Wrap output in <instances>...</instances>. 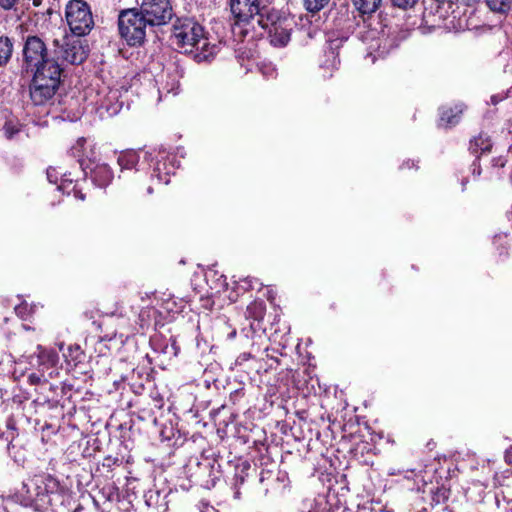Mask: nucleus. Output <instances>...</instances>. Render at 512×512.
<instances>
[{
	"instance_id": "e433bc0d",
	"label": "nucleus",
	"mask_w": 512,
	"mask_h": 512,
	"mask_svg": "<svg viewBox=\"0 0 512 512\" xmlns=\"http://www.w3.org/2000/svg\"><path fill=\"white\" fill-rule=\"evenodd\" d=\"M17 0H0V7L4 10H11L14 8Z\"/></svg>"
},
{
	"instance_id": "6ab92c4d",
	"label": "nucleus",
	"mask_w": 512,
	"mask_h": 512,
	"mask_svg": "<svg viewBox=\"0 0 512 512\" xmlns=\"http://www.w3.org/2000/svg\"><path fill=\"white\" fill-rule=\"evenodd\" d=\"M117 162L121 170H131L139 162V155L134 150L124 151L118 156Z\"/></svg>"
},
{
	"instance_id": "cd10ccee",
	"label": "nucleus",
	"mask_w": 512,
	"mask_h": 512,
	"mask_svg": "<svg viewBox=\"0 0 512 512\" xmlns=\"http://www.w3.org/2000/svg\"><path fill=\"white\" fill-rule=\"evenodd\" d=\"M27 381L31 385H47L49 384V376L44 375L43 373L30 371L27 375Z\"/></svg>"
},
{
	"instance_id": "c756f323",
	"label": "nucleus",
	"mask_w": 512,
	"mask_h": 512,
	"mask_svg": "<svg viewBox=\"0 0 512 512\" xmlns=\"http://www.w3.org/2000/svg\"><path fill=\"white\" fill-rule=\"evenodd\" d=\"M5 136L12 139L21 131V125L18 121H7L3 127Z\"/></svg>"
},
{
	"instance_id": "473e14b6",
	"label": "nucleus",
	"mask_w": 512,
	"mask_h": 512,
	"mask_svg": "<svg viewBox=\"0 0 512 512\" xmlns=\"http://www.w3.org/2000/svg\"><path fill=\"white\" fill-rule=\"evenodd\" d=\"M62 171H59L58 168L55 167H49L47 169V179L50 183L59 184L61 179Z\"/></svg>"
},
{
	"instance_id": "20e7f679",
	"label": "nucleus",
	"mask_w": 512,
	"mask_h": 512,
	"mask_svg": "<svg viewBox=\"0 0 512 512\" xmlns=\"http://www.w3.org/2000/svg\"><path fill=\"white\" fill-rule=\"evenodd\" d=\"M151 27L145 16L138 9H126L120 12L118 16V29L121 38L129 46H140L144 43L147 28Z\"/></svg>"
},
{
	"instance_id": "aec40b11",
	"label": "nucleus",
	"mask_w": 512,
	"mask_h": 512,
	"mask_svg": "<svg viewBox=\"0 0 512 512\" xmlns=\"http://www.w3.org/2000/svg\"><path fill=\"white\" fill-rule=\"evenodd\" d=\"M491 146V140L486 134H480L470 142V150L474 154L487 152L490 150Z\"/></svg>"
},
{
	"instance_id": "f257e3e1",
	"label": "nucleus",
	"mask_w": 512,
	"mask_h": 512,
	"mask_svg": "<svg viewBox=\"0 0 512 512\" xmlns=\"http://www.w3.org/2000/svg\"><path fill=\"white\" fill-rule=\"evenodd\" d=\"M172 44L183 53H193L198 61H206L219 51V44L212 42L204 28L192 18H177L172 27Z\"/></svg>"
},
{
	"instance_id": "f704fd0d",
	"label": "nucleus",
	"mask_w": 512,
	"mask_h": 512,
	"mask_svg": "<svg viewBox=\"0 0 512 512\" xmlns=\"http://www.w3.org/2000/svg\"><path fill=\"white\" fill-rule=\"evenodd\" d=\"M260 71L266 78H274L277 74L276 68L272 64H262L260 66Z\"/></svg>"
},
{
	"instance_id": "3c124183",
	"label": "nucleus",
	"mask_w": 512,
	"mask_h": 512,
	"mask_svg": "<svg viewBox=\"0 0 512 512\" xmlns=\"http://www.w3.org/2000/svg\"><path fill=\"white\" fill-rule=\"evenodd\" d=\"M239 497H240V493H239V491H236L235 492V498H239Z\"/></svg>"
},
{
	"instance_id": "7c9ffc66",
	"label": "nucleus",
	"mask_w": 512,
	"mask_h": 512,
	"mask_svg": "<svg viewBox=\"0 0 512 512\" xmlns=\"http://www.w3.org/2000/svg\"><path fill=\"white\" fill-rule=\"evenodd\" d=\"M14 310L18 317L26 320L32 314L33 307L26 302H22L19 305L15 306Z\"/></svg>"
},
{
	"instance_id": "dca6fc26",
	"label": "nucleus",
	"mask_w": 512,
	"mask_h": 512,
	"mask_svg": "<svg viewBox=\"0 0 512 512\" xmlns=\"http://www.w3.org/2000/svg\"><path fill=\"white\" fill-rule=\"evenodd\" d=\"M70 176V173L62 172L57 189L63 193H67L68 195L73 192L76 198L84 200L85 195L77 189V184H74V180Z\"/></svg>"
},
{
	"instance_id": "412c9836",
	"label": "nucleus",
	"mask_w": 512,
	"mask_h": 512,
	"mask_svg": "<svg viewBox=\"0 0 512 512\" xmlns=\"http://www.w3.org/2000/svg\"><path fill=\"white\" fill-rule=\"evenodd\" d=\"M235 284H236V290H237L236 294H234V292H231L228 295V298L231 302L237 301L239 293H243L250 289H254L255 286L258 285L259 283H258L257 279L246 277L244 279L239 280Z\"/></svg>"
},
{
	"instance_id": "c03bdc74",
	"label": "nucleus",
	"mask_w": 512,
	"mask_h": 512,
	"mask_svg": "<svg viewBox=\"0 0 512 512\" xmlns=\"http://www.w3.org/2000/svg\"><path fill=\"white\" fill-rule=\"evenodd\" d=\"M32 3L35 7H39V6L43 5L44 0H32Z\"/></svg>"
},
{
	"instance_id": "8fccbe9b",
	"label": "nucleus",
	"mask_w": 512,
	"mask_h": 512,
	"mask_svg": "<svg viewBox=\"0 0 512 512\" xmlns=\"http://www.w3.org/2000/svg\"><path fill=\"white\" fill-rule=\"evenodd\" d=\"M57 345H58L59 350L62 351L63 347H64V344L62 342H60Z\"/></svg>"
},
{
	"instance_id": "b1692460",
	"label": "nucleus",
	"mask_w": 512,
	"mask_h": 512,
	"mask_svg": "<svg viewBox=\"0 0 512 512\" xmlns=\"http://www.w3.org/2000/svg\"><path fill=\"white\" fill-rule=\"evenodd\" d=\"M64 358L66 362L71 365H77L79 362H81L82 358L84 357L82 350L78 345H71L68 347L67 353H64Z\"/></svg>"
},
{
	"instance_id": "f3484780",
	"label": "nucleus",
	"mask_w": 512,
	"mask_h": 512,
	"mask_svg": "<svg viewBox=\"0 0 512 512\" xmlns=\"http://www.w3.org/2000/svg\"><path fill=\"white\" fill-rule=\"evenodd\" d=\"M301 512H325L326 501L324 496L305 498L300 506Z\"/></svg>"
},
{
	"instance_id": "bb28decb",
	"label": "nucleus",
	"mask_w": 512,
	"mask_h": 512,
	"mask_svg": "<svg viewBox=\"0 0 512 512\" xmlns=\"http://www.w3.org/2000/svg\"><path fill=\"white\" fill-rule=\"evenodd\" d=\"M331 0H303L304 8L310 13H317L324 9Z\"/></svg>"
},
{
	"instance_id": "ea45409f",
	"label": "nucleus",
	"mask_w": 512,
	"mask_h": 512,
	"mask_svg": "<svg viewBox=\"0 0 512 512\" xmlns=\"http://www.w3.org/2000/svg\"><path fill=\"white\" fill-rule=\"evenodd\" d=\"M330 55L332 57V68L336 69L340 61L337 59V56L334 54L333 51L330 52Z\"/></svg>"
},
{
	"instance_id": "2eb2a0df",
	"label": "nucleus",
	"mask_w": 512,
	"mask_h": 512,
	"mask_svg": "<svg viewBox=\"0 0 512 512\" xmlns=\"http://www.w3.org/2000/svg\"><path fill=\"white\" fill-rule=\"evenodd\" d=\"M463 112L462 105H455L451 108H443L440 113L441 126H452L459 122L460 115Z\"/></svg>"
},
{
	"instance_id": "09e8293b",
	"label": "nucleus",
	"mask_w": 512,
	"mask_h": 512,
	"mask_svg": "<svg viewBox=\"0 0 512 512\" xmlns=\"http://www.w3.org/2000/svg\"><path fill=\"white\" fill-rule=\"evenodd\" d=\"M434 1L439 3V4H443V3H446V2H451L452 0H434Z\"/></svg>"
},
{
	"instance_id": "6e6552de",
	"label": "nucleus",
	"mask_w": 512,
	"mask_h": 512,
	"mask_svg": "<svg viewBox=\"0 0 512 512\" xmlns=\"http://www.w3.org/2000/svg\"><path fill=\"white\" fill-rule=\"evenodd\" d=\"M53 46L52 54L57 62L62 61L61 65L63 63L79 65L88 55V49L83 41L73 35H64L62 40L54 39Z\"/></svg>"
},
{
	"instance_id": "79ce46f5",
	"label": "nucleus",
	"mask_w": 512,
	"mask_h": 512,
	"mask_svg": "<svg viewBox=\"0 0 512 512\" xmlns=\"http://www.w3.org/2000/svg\"><path fill=\"white\" fill-rule=\"evenodd\" d=\"M506 462L512 464V447L505 453Z\"/></svg>"
},
{
	"instance_id": "393cba45",
	"label": "nucleus",
	"mask_w": 512,
	"mask_h": 512,
	"mask_svg": "<svg viewBox=\"0 0 512 512\" xmlns=\"http://www.w3.org/2000/svg\"><path fill=\"white\" fill-rule=\"evenodd\" d=\"M486 4L493 12L506 14L511 10L512 0H486Z\"/></svg>"
},
{
	"instance_id": "f8f14e48",
	"label": "nucleus",
	"mask_w": 512,
	"mask_h": 512,
	"mask_svg": "<svg viewBox=\"0 0 512 512\" xmlns=\"http://www.w3.org/2000/svg\"><path fill=\"white\" fill-rule=\"evenodd\" d=\"M92 179L99 187L108 186L113 180V171L110 166L106 163L96 164L92 170Z\"/></svg>"
},
{
	"instance_id": "c85d7f7f",
	"label": "nucleus",
	"mask_w": 512,
	"mask_h": 512,
	"mask_svg": "<svg viewBox=\"0 0 512 512\" xmlns=\"http://www.w3.org/2000/svg\"><path fill=\"white\" fill-rule=\"evenodd\" d=\"M178 90H179V82H178V80H176L175 77L172 78L171 82H167L165 85L161 84V87H159V89H158L160 97H162V95L164 93L165 94L171 93L173 95H176L178 93Z\"/></svg>"
},
{
	"instance_id": "f03ea898",
	"label": "nucleus",
	"mask_w": 512,
	"mask_h": 512,
	"mask_svg": "<svg viewBox=\"0 0 512 512\" xmlns=\"http://www.w3.org/2000/svg\"><path fill=\"white\" fill-rule=\"evenodd\" d=\"M60 487L59 480L53 475L45 472L34 474L23 482L21 501L27 512H52L51 495Z\"/></svg>"
},
{
	"instance_id": "c9c22d12",
	"label": "nucleus",
	"mask_w": 512,
	"mask_h": 512,
	"mask_svg": "<svg viewBox=\"0 0 512 512\" xmlns=\"http://www.w3.org/2000/svg\"><path fill=\"white\" fill-rule=\"evenodd\" d=\"M86 143L85 138H79L76 141V144L72 147L73 154L77 157H80L82 155V149Z\"/></svg>"
},
{
	"instance_id": "603ef678",
	"label": "nucleus",
	"mask_w": 512,
	"mask_h": 512,
	"mask_svg": "<svg viewBox=\"0 0 512 512\" xmlns=\"http://www.w3.org/2000/svg\"><path fill=\"white\" fill-rule=\"evenodd\" d=\"M23 328H24L25 330H30V327H29V326H27V325H23Z\"/></svg>"
},
{
	"instance_id": "a878e982",
	"label": "nucleus",
	"mask_w": 512,
	"mask_h": 512,
	"mask_svg": "<svg viewBox=\"0 0 512 512\" xmlns=\"http://www.w3.org/2000/svg\"><path fill=\"white\" fill-rule=\"evenodd\" d=\"M27 360L29 364V371L43 373L44 375H47L49 377L52 376L51 372H48V370L45 367H42V362L38 359L35 353L28 356Z\"/></svg>"
},
{
	"instance_id": "423d86ee",
	"label": "nucleus",
	"mask_w": 512,
	"mask_h": 512,
	"mask_svg": "<svg viewBox=\"0 0 512 512\" xmlns=\"http://www.w3.org/2000/svg\"><path fill=\"white\" fill-rule=\"evenodd\" d=\"M230 6L236 19L234 33H246V25L254 28L255 23L258 25V16H266L269 12L265 7L260 8L259 0H230Z\"/></svg>"
},
{
	"instance_id": "9d476101",
	"label": "nucleus",
	"mask_w": 512,
	"mask_h": 512,
	"mask_svg": "<svg viewBox=\"0 0 512 512\" xmlns=\"http://www.w3.org/2000/svg\"><path fill=\"white\" fill-rule=\"evenodd\" d=\"M138 11L145 16L150 26L165 25L174 16L170 0H142Z\"/></svg>"
},
{
	"instance_id": "a19ab883",
	"label": "nucleus",
	"mask_w": 512,
	"mask_h": 512,
	"mask_svg": "<svg viewBox=\"0 0 512 512\" xmlns=\"http://www.w3.org/2000/svg\"><path fill=\"white\" fill-rule=\"evenodd\" d=\"M505 98V96H499V95H493L491 96V103L496 105L500 101H502Z\"/></svg>"
},
{
	"instance_id": "ddd939ff",
	"label": "nucleus",
	"mask_w": 512,
	"mask_h": 512,
	"mask_svg": "<svg viewBox=\"0 0 512 512\" xmlns=\"http://www.w3.org/2000/svg\"><path fill=\"white\" fill-rule=\"evenodd\" d=\"M375 32L372 31L370 34L363 38V41H367L368 39L371 40V43L369 45L370 51L367 53V58H371V62L374 63L377 57H383L385 54L388 53V50L386 49V41L387 39L384 38H378L375 39Z\"/></svg>"
},
{
	"instance_id": "39448f33",
	"label": "nucleus",
	"mask_w": 512,
	"mask_h": 512,
	"mask_svg": "<svg viewBox=\"0 0 512 512\" xmlns=\"http://www.w3.org/2000/svg\"><path fill=\"white\" fill-rule=\"evenodd\" d=\"M23 61L27 71L37 72L50 65H61L53 56H49L44 41L37 36H28L23 47Z\"/></svg>"
},
{
	"instance_id": "1a4fd4ad",
	"label": "nucleus",
	"mask_w": 512,
	"mask_h": 512,
	"mask_svg": "<svg viewBox=\"0 0 512 512\" xmlns=\"http://www.w3.org/2000/svg\"><path fill=\"white\" fill-rule=\"evenodd\" d=\"M258 26L268 31L270 43L275 47H283L290 41L291 25L286 18H280L277 12L258 16Z\"/></svg>"
},
{
	"instance_id": "2f4dec72",
	"label": "nucleus",
	"mask_w": 512,
	"mask_h": 512,
	"mask_svg": "<svg viewBox=\"0 0 512 512\" xmlns=\"http://www.w3.org/2000/svg\"><path fill=\"white\" fill-rule=\"evenodd\" d=\"M247 313L254 318H261L264 313V305L261 302H254L247 307Z\"/></svg>"
},
{
	"instance_id": "a18cd8bd",
	"label": "nucleus",
	"mask_w": 512,
	"mask_h": 512,
	"mask_svg": "<svg viewBox=\"0 0 512 512\" xmlns=\"http://www.w3.org/2000/svg\"><path fill=\"white\" fill-rule=\"evenodd\" d=\"M412 166H414V162L413 161L412 162L407 161V162H404L402 164V168H404V167L411 168Z\"/></svg>"
},
{
	"instance_id": "4468645a",
	"label": "nucleus",
	"mask_w": 512,
	"mask_h": 512,
	"mask_svg": "<svg viewBox=\"0 0 512 512\" xmlns=\"http://www.w3.org/2000/svg\"><path fill=\"white\" fill-rule=\"evenodd\" d=\"M34 353L42 362V367H45L48 371L56 367L59 362L58 353L53 349L45 348L42 345H37Z\"/></svg>"
},
{
	"instance_id": "9b49d317",
	"label": "nucleus",
	"mask_w": 512,
	"mask_h": 512,
	"mask_svg": "<svg viewBox=\"0 0 512 512\" xmlns=\"http://www.w3.org/2000/svg\"><path fill=\"white\" fill-rule=\"evenodd\" d=\"M156 163L151 175V180H156L159 183L168 184L170 182V175L175 173L174 157L167 153L165 150L158 151Z\"/></svg>"
},
{
	"instance_id": "5701e85b",
	"label": "nucleus",
	"mask_w": 512,
	"mask_h": 512,
	"mask_svg": "<svg viewBox=\"0 0 512 512\" xmlns=\"http://www.w3.org/2000/svg\"><path fill=\"white\" fill-rule=\"evenodd\" d=\"M355 8L362 14H372L380 7L382 0H352Z\"/></svg>"
},
{
	"instance_id": "72a5a7b5",
	"label": "nucleus",
	"mask_w": 512,
	"mask_h": 512,
	"mask_svg": "<svg viewBox=\"0 0 512 512\" xmlns=\"http://www.w3.org/2000/svg\"><path fill=\"white\" fill-rule=\"evenodd\" d=\"M393 6L398 7L400 9L406 10L414 7L418 0H391Z\"/></svg>"
},
{
	"instance_id": "0eeeda50",
	"label": "nucleus",
	"mask_w": 512,
	"mask_h": 512,
	"mask_svg": "<svg viewBox=\"0 0 512 512\" xmlns=\"http://www.w3.org/2000/svg\"><path fill=\"white\" fill-rule=\"evenodd\" d=\"M65 17L75 36L87 35L94 26L91 8L84 0H70L66 5Z\"/></svg>"
},
{
	"instance_id": "a211bd4d",
	"label": "nucleus",
	"mask_w": 512,
	"mask_h": 512,
	"mask_svg": "<svg viewBox=\"0 0 512 512\" xmlns=\"http://www.w3.org/2000/svg\"><path fill=\"white\" fill-rule=\"evenodd\" d=\"M118 96V90H109L105 98L101 101L100 106L110 115L117 114L121 109L122 104L118 101Z\"/></svg>"
},
{
	"instance_id": "37998d69",
	"label": "nucleus",
	"mask_w": 512,
	"mask_h": 512,
	"mask_svg": "<svg viewBox=\"0 0 512 512\" xmlns=\"http://www.w3.org/2000/svg\"><path fill=\"white\" fill-rule=\"evenodd\" d=\"M494 166L504 167L505 161L502 158L494 159Z\"/></svg>"
},
{
	"instance_id": "4c0bfd02",
	"label": "nucleus",
	"mask_w": 512,
	"mask_h": 512,
	"mask_svg": "<svg viewBox=\"0 0 512 512\" xmlns=\"http://www.w3.org/2000/svg\"><path fill=\"white\" fill-rule=\"evenodd\" d=\"M218 284L213 288L216 290V293H219L221 291V289H224L226 291L227 289V283H226V278L221 275L218 279Z\"/></svg>"
},
{
	"instance_id": "7ed1b4c3",
	"label": "nucleus",
	"mask_w": 512,
	"mask_h": 512,
	"mask_svg": "<svg viewBox=\"0 0 512 512\" xmlns=\"http://www.w3.org/2000/svg\"><path fill=\"white\" fill-rule=\"evenodd\" d=\"M61 65H50L34 72L30 85V98L34 105L41 106L55 95L61 80Z\"/></svg>"
},
{
	"instance_id": "4be33fe9",
	"label": "nucleus",
	"mask_w": 512,
	"mask_h": 512,
	"mask_svg": "<svg viewBox=\"0 0 512 512\" xmlns=\"http://www.w3.org/2000/svg\"><path fill=\"white\" fill-rule=\"evenodd\" d=\"M13 51V44L9 37L1 35L0 36V67L6 65Z\"/></svg>"
},
{
	"instance_id": "de8ad7c7",
	"label": "nucleus",
	"mask_w": 512,
	"mask_h": 512,
	"mask_svg": "<svg viewBox=\"0 0 512 512\" xmlns=\"http://www.w3.org/2000/svg\"><path fill=\"white\" fill-rule=\"evenodd\" d=\"M235 336H236V330H235V329H233V330L229 333L228 337H229L230 339H232V338H234Z\"/></svg>"
},
{
	"instance_id": "58836bf2",
	"label": "nucleus",
	"mask_w": 512,
	"mask_h": 512,
	"mask_svg": "<svg viewBox=\"0 0 512 512\" xmlns=\"http://www.w3.org/2000/svg\"><path fill=\"white\" fill-rule=\"evenodd\" d=\"M252 358V355L250 353H247V352H244V353H241L237 359H236V364L237 365H242L244 364L246 361L250 360Z\"/></svg>"
},
{
	"instance_id": "49530a36",
	"label": "nucleus",
	"mask_w": 512,
	"mask_h": 512,
	"mask_svg": "<svg viewBox=\"0 0 512 512\" xmlns=\"http://www.w3.org/2000/svg\"><path fill=\"white\" fill-rule=\"evenodd\" d=\"M146 193H147L148 195H150V194H152V193H153V188H152V186H151V185H148V186H147V188H146Z\"/></svg>"
}]
</instances>
